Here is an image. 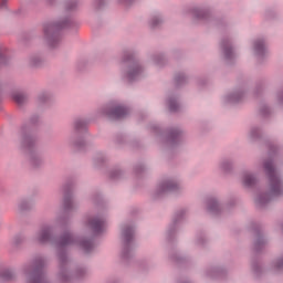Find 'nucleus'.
I'll use <instances>...</instances> for the list:
<instances>
[{
  "label": "nucleus",
  "instance_id": "9b49d317",
  "mask_svg": "<svg viewBox=\"0 0 283 283\" xmlns=\"http://www.w3.org/2000/svg\"><path fill=\"white\" fill-rule=\"evenodd\" d=\"M139 72H140V69L134 70L133 72H130L128 74L129 78H133V77L137 76Z\"/></svg>",
  "mask_w": 283,
  "mask_h": 283
},
{
  "label": "nucleus",
  "instance_id": "f03ea898",
  "mask_svg": "<svg viewBox=\"0 0 283 283\" xmlns=\"http://www.w3.org/2000/svg\"><path fill=\"white\" fill-rule=\"evenodd\" d=\"M88 227L94 233H101L105 229V221L101 218H95L88 222Z\"/></svg>",
  "mask_w": 283,
  "mask_h": 283
},
{
  "label": "nucleus",
  "instance_id": "dca6fc26",
  "mask_svg": "<svg viewBox=\"0 0 283 283\" xmlns=\"http://www.w3.org/2000/svg\"><path fill=\"white\" fill-rule=\"evenodd\" d=\"M226 54L229 55V51L228 50H226Z\"/></svg>",
  "mask_w": 283,
  "mask_h": 283
},
{
  "label": "nucleus",
  "instance_id": "9d476101",
  "mask_svg": "<svg viewBox=\"0 0 283 283\" xmlns=\"http://www.w3.org/2000/svg\"><path fill=\"white\" fill-rule=\"evenodd\" d=\"M82 248L84 249V251L88 252L92 249V242L90 241H84L82 243Z\"/></svg>",
  "mask_w": 283,
  "mask_h": 283
},
{
  "label": "nucleus",
  "instance_id": "20e7f679",
  "mask_svg": "<svg viewBox=\"0 0 283 283\" xmlns=\"http://www.w3.org/2000/svg\"><path fill=\"white\" fill-rule=\"evenodd\" d=\"M39 242H48L50 240V229H44L39 233L38 237Z\"/></svg>",
  "mask_w": 283,
  "mask_h": 283
},
{
  "label": "nucleus",
  "instance_id": "39448f33",
  "mask_svg": "<svg viewBox=\"0 0 283 283\" xmlns=\"http://www.w3.org/2000/svg\"><path fill=\"white\" fill-rule=\"evenodd\" d=\"M12 98L13 101H15V103H18V105H22V103H25V95L20 92L13 93Z\"/></svg>",
  "mask_w": 283,
  "mask_h": 283
},
{
  "label": "nucleus",
  "instance_id": "4468645a",
  "mask_svg": "<svg viewBox=\"0 0 283 283\" xmlns=\"http://www.w3.org/2000/svg\"><path fill=\"white\" fill-rule=\"evenodd\" d=\"M81 127V125L78 123H76V128L78 129Z\"/></svg>",
  "mask_w": 283,
  "mask_h": 283
},
{
  "label": "nucleus",
  "instance_id": "f8f14e48",
  "mask_svg": "<svg viewBox=\"0 0 283 283\" xmlns=\"http://www.w3.org/2000/svg\"><path fill=\"white\" fill-rule=\"evenodd\" d=\"M54 27L50 25V27H45L44 28V34H49L50 30H53Z\"/></svg>",
  "mask_w": 283,
  "mask_h": 283
},
{
  "label": "nucleus",
  "instance_id": "f3484780",
  "mask_svg": "<svg viewBox=\"0 0 283 283\" xmlns=\"http://www.w3.org/2000/svg\"><path fill=\"white\" fill-rule=\"evenodd\" d=\"M259 202H262V199H259Z\"/></svg>",
  "mask_w": 283,
  "mask_h": 283
},
{
  "label": "nucleus",
  "instance_id": "ddd939ff",
  "mask_svg": "<svg viewBox=\"0 0 283 283\" xmlns=\"http://www.w3.org/2000/svg\"><path fill=\"white\" fill-rule=\"evenodd\" d=\"M170 109L174 112L176 111V108L174 107V105H170Z\"/></svg>",
  "mask_w": 283,
  "mask_h": 283
},
{
  "label": "nucleus",
  "instance_id": "1a4fd4ad",
  "mask_svg": "<svg viewBox=\"0 0 283 283\" xmlns=\"http://www.w3.org/2000/svg\"><path fill=\"white\" fill-rule=\"evenodd\" d=\"M254 50H255L256 52H262V50H264V43H262V42H255V44H254Z\"/></svg>",
  "mask_w": 283,
  "mask_h": 283
},
{
  "label": "nucleus",
  "instance_id": "f257e3e1",
  "mask_svg": "<svg viewBox=\"0 0 283 283\" xmlns=\"http://www.w3.org/2000/svg\"><path fill=\"white\" fill-rule=\"evenodd\" d=\"M265 171L269 175L270 178V185H271V191L273 196H280L282 193V184L280 182V178L277 177V174L275 172V168H273V163L268 161L264 165Z\"/></svg>",
  "mask_w": 283,
  "mask_h": 283
},
{
  "label": "nucleus",
  "instance_id": "2eb2a0df",
  "mask_svg": "<svg viewBox=\"0 0 283 283\" xmlns=\"http://www.w3.org/2000/svg\"><path fill=\"white\" fill-rule=\"evenodd\" d=\"M4 280H10V276H4Z\"/></svg>",
  "mask_w": 283,
  "mask_h": 283
},
{
  "label": "nucleus",
  "instance_id": "0eeeda50",
  "mask_svg": "<svg viewBox=\"0 0 283 283\" xmlns=\"http://www.w3.org/2000/svg\"><path fill=\"white\" fill-rule=\"evenodd\" d=\"M133 235H134V233H133L132 229H129V228L124 230V232H123V237H124L125 242H130Z\"/></svg>",
  "mask_w": 283,
  "mask_h": 283
},
{
  "label": "nucleus",
  "instance_id": "423d86ee",
  "mask_svg": "<svg viewBox=\"0 0 283 283\" xmlns=\"http://www.w3.org/2000/svg\"><path fill=\"white\" fill-rule=\"evenodd\" d=\"M73 238L72 234H65L62 240H61V245L62 247H67V244H72Z\"/></svg>",
  "mask_w": 283,
  "mask_h": 283
},
{
  "label": "nucleus",
  "instance_id": "7ed1b4c3",
  "mask_svg": "<svg viewBox=\"0 0 283 283\" xmlns=\"http://www.w3.org/2000/svg\"><path fill=\"white\" fill-rule=\"evenodd\" d=\"M125 116H127V108L123 106H118L109 113V117L114 119L125 118Z\"/></svg>",
  "mask_w": 283,
  "mask_h": 283
},
{
  "label": "nucleus",
  "instance_id": "6e6552de",
  "mask_svg": "<svg viewBox=\"0 0 283 283\" xmlns=\"http://www.w3.org/2000/svg\"><path fill=\"white\" fill-rule=\"evenodd\" d=\"M253 182H255V179L253 178V176H251V175L244 176L243 184L245 185V187H251V185H253Z\"/></svg>",
  "mask_w": 283,
  "mask_h": 283
}]
</instances>
